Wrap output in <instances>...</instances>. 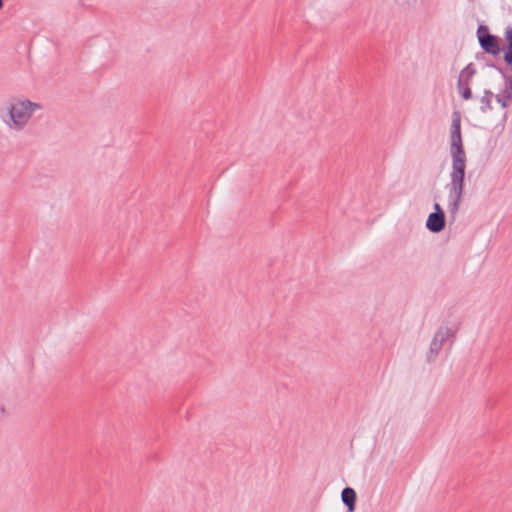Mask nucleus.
Wrapping results in <instances>:
<instances>
[{
    "label": "nucleus",
    "mask_w": 512,
    "mask_h": 512,
    "mask_svg": "<svg viewBox=\"0 0 512 512\" xmlns=\"http://www.w3.org/2000/svg\"><path fill=\"white\" fill-rule=\"evenodd\" d=\"M452 155V171L450 174L451 182L449 188V211L454 214L458 210L459 202L461 200L464 177H465V153H456Z\"/></svg>",
    "instance_id": "1"
},
{
    "label": "nucleus",
    "mask_w": 512,
    "mask_h": 512,
    "mask_svg": "<svg viewBox=\"0 0 512 512\" xmlns=\"http://www.w3.org/2000/svg\"><path fill=\"white\" fill-rule=\"evenodd\" d=\"M39 108V104L30 100H18L10 104L8 108L9 117L12 122L10 126L17 130L24 128L33 111Z\"/></svg>",
    "instance_id": "2"
},
{
    "label": "nucleus",
    "mask_w": 512,
    "mask_h": 512,
    "mask_svg": "<svg viewBox=\"0 0 512 512\" xmlns=\"http://www.w3.org/2000/svg\"><path fill=\"white\" fill-rule=\"evenodd\" d=\"M456 330V328H439L430 343L428 361L433 360L438 355L442 348L443 342L449 337H453Z\"/></svg>",
    "instance_id": "3"
},
{
    "label": "nucleus",
    "mask_w": 512,
    "mask_h": 512,
    "mask_svg": "<svg viewBox=\"0 0 512 512\" xmlns=\"http://www.w3.org/2000/svg\"><path fill=\"white\" fill-rule=\"evenodd\" d=\"M482 51L493 56H497L500 51L498 38L490 34L486 25L482 24Z\"/></svg>",
    "instance_id": "4"
},
{
    "label": "nucleus",
    "mask_w": 512,
    "mask_h": 512,
    "mask_svg": "<svg viewBox=\"0 0 512 512\" xmlns=\"http://www.w3.org/2000/svg\"><path fill=\"white\" fill-rule=\"evenodd\" d=\"M476 70L471 68V65H467L461 72L458 78V91L467 100L471 98V89L469 87V79L475 75Z\"/></svg>",
    "instance_id": "5"
},
{
    "label": "nucleus",
    "mask_w": 512,
    "mask_h": 512,
    "mask_svg": "<svg viewBox=\"0 0 512 512\" xmlns=\"http://www.w3.org/2000/svg\"><path fill=\"white\" fill-rule=\"evenodd\" d=\"M503 52H504V61L508 66L507 72L509 74L507 75L506 73H504L503 69L497 67L496 65L492 64L490 66L496 68L503 75V77L505 79V87L507 89L510 88L512 90V43L507 44L503 48Z\"/></svg>",
    "instance_id": "6"
},
{
    "label": "nucleus",
    "mask_w": 512,
    "mask_h": 512,
    "mask_svg": "<svg viewBox=\"0 0 512 512\" xmlns=\"http://www.w3.org/2000/svg\"><path fill=\"white\" fill-rule=\"evenodd\" d=\"M445 223V214L430 213L426 221V227L432 233H439L445 228Z\"/></svg>",
    "instance_id": "7"
},
{
    "label": "nucleus",
    "mask_w": 512,
    "mask_h": 512,
    "mask_svg": "<svg viewBox=\"0 0 512 512\" xmlns=\"http://www.w3.org/2000/svg\"><path fill=\"white\" fill-rule=\"evenodd\" d=\"M341 498L343 503L347 506L348 511H354L357 499L355 490L351 487H345L341 492Z\"/></svg>",
    "instance_id": "8"
},
{
    "label": "nucleus",
    "mask_w": 512,
    "mask_h": 512,
    "mask_svg": "<svg viewBox=\"0 0 512 512\" xmlns=\"http://www.w3.org/2000/svg\"><path fill=\"white\" fill-rule=\"evenodd\" d=\"M450 152L451 154L465 153L462 144L461 132H450Z\"/></svg>",
    "instance_id": "9"
},
{
    "label": "nucleus",
    "mask_w": 512,
    "mask_h": 512,
    "mask_svg": "<svg viewBox=\"0 0 512 512\" xmlns=\"http://www.w3.org/2000/svg\"><path fill=\"white\" fill-rule=\"evenodd\" d=\"M450 132H461V115L458 111H454L452 114Z\"/></svg>",
    "instance_id": "10"
},
{
    "label": "nucleus",
    "mask_w": 512,
    "mask_h": 512,
    "mask_svg": "<svg viewBox=\"0 0 512 512\" xmlns=\"http://www.w3.org/2000/svg\"><path fill=\"white\" fill-rule=\"evenodd\" d=\"M505 39L507 44L512 43V27H508L505 31Z\"/></svg>",
    "instance_id": "11"
},
{
    "label": "nucleus",
    "mask_w": 512,
    "mask_h": 512,
    "mask_svg": "<svg viewBox=\"0 0 512 512\" xmlns=\"http://www.w3.org/2000/svg\"><path fill=\"white\" fill-rule=\"evenodd\" d=\"M434 210L433 213L445 214L439 203L434 204Z\"/></svg>",
    "instance_id": "12"
},
{
    "label": "nucleus",
    "mask_w": 512,
    "mask_h": 512,
    "mask_svg": "<svg viewBox=\"0 0 512 512\" xmlns=\"http://www.w3.org/2000/svg\"><path fill=\"white\" fill-rule=\"evenodd\" d=\"M480 34H481V31H480V24H479L477 27V30H476V36H477V39L479 42H480Z\"/></svg>",
    "instance_id": "13"
},
{
    "label": "nucleus",
    "mask_w": 512,
    "mask_h": 512,
    "mask_svg": "<svg viewBox=\"0 0 512 512\" xmlns=\"http://www.w3.org/2000/svg\"><path fill=\"white\" fill-rule=\"evenodd\" d=\"M3 7V0H0V9Z\"/></svg>",
    "instance_id": "14"
}]
</instances>
